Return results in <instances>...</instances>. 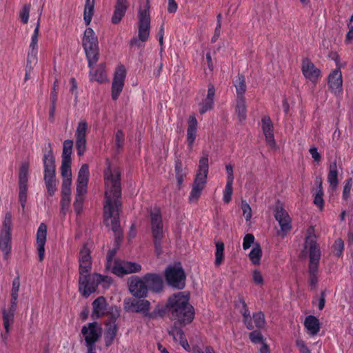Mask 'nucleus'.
Returning <instances> with one entry per match:
<instances>
[{"mask_svg":"<svg viewBox=\"0 0 353 353\" xmlns=\"http://www.w3.org/2000/svg\"><path fill=\"white\" fill-rule=\"evenodd\" d=\"M215 245L216 252L214 264L216 266H219L224 259V243L222 241H217L215 243Z\"/></svg>","mask_w":353,"mask_h":353,"instance_id":"nucleus-43","label":"nucleus"},{"mask_svg":"<svg viewBox=\"0 0 353 353\" xmlns=\"http://www.w3.org/2000/svg\"><path fill=\"white\" fill-rule=\"evenodd\" d=\"M124 140L125 135L123 131L121 130H117L115 134V144L117 149H121L123 148Z\"/></svg>","mask_w":353,"mask_h":353,"instance_id":"nucleus-57","label":"nucleus"},{"mask_svg":"<svg viewBox=\"0 0 353 353\" xmlns=\"http://www.w3.org/2000/svg\"><path fill=\"white\" fill-rule=\"evenodd\" d=\"M165 279L168 285L174 288L182 290L185 288L186 276L181 266H168L165 270Z\"/></svg>","mask_w":353,"mask_h":353,"instance_id":"nucleus-10","label":"nucleus"},{"mask_svg":"<svg viewBox=\"0 0 353 353\" xmlns=\"http://www.w3.org/2000/svg\"><path fill=\"white\" fill-rule=\"evenodd\" d=\"M187 144L189 151L193 148V144L196 137L198 122L194 115H190L188 120Z\"/></svg>","mask_w":353,"mask_h":353,"instance_id":"nucleus-26","label":"nucleus"},{"mask_svg":"<svg viewBox=\"0 0 353 353\" xmlns=\"http://www.w3.org/2000/svg\"><path fill=\"white\" fill-rule=\"evenodd\" d=\"M252 279L253 282L258 285H263L264 283V280L262 274L258 270H255L252 273Z\"/></svg>","mask_w":353,"mask_h":353,"instance_id":"nucleus-59","label":"nucleus"},{"mask_svg":"<svg viewBox=\"0 0 353 353\" xmlns=\"http://www.w3.org/2000/svg\"><path fill=\"white\" fill-rule=\"evenodd\" d=\"M37 54L38 50L29 49L28 57H27V62L32 63L33 64H36L37 63Z\"/></svg>","mask_w":353,"mask_h":353,"instance_id":"nucleus-61","label":"nucleus"},{"mask_svg":"<svg viewBox=\"0 0 353 353\" xmlns=\"http://www.w3.org/2000/svg\"><path fill=\"white\" fill-rule=\"evenodd\" d=\"M304 248L307 251L309 256V284L312 289H315L318 283L317 273L321 256L320 246L317 243L315 236H306Z\"/></svg>","mask_w":353,"mask_h":353,"instance_id":"nucleus-4","label":"nucleus"},{"mask_svg":"<svg viewBox=\"0 0 353 353\" xmlns=\"http://www.w3.org/2000/svg\"><path fill=\"white\" fill-rule=\"evenodd\" d=\"M130 6L128 0H116L111 22L113 24L119 23L124 17Z\"/></svg>","mask_w":353,"mask_h":353,"instance_id":"nucleus-22","label":"nucleus"},{"mask_svg":"<svg viewBox=\"0 0 353 353\" xmlns=\"http://www.w3.org/2000/svg\"><path fill=\"white\" fill-rule=\"evenodd\" d=\"M84 203V197L81 196H76L75 201L74 202V211L77 214H81L83 211Z\"/></svg>","mask_w":353,"mask_h":353,"instance_id":"nucleus-56","label":"nucleus"},{"mask_svg":"<svg viewBox=\"0 0 353 353\" xmlns=\"http://www.w3.org/2000/svg\"><path fill=\"white\" fill-rule=\"evenodd\" d=\"M261 129L265 136L267 145L270 148H275L276 143L274 139V126L269 116H263L261 119Z\"/></svg>","mask_w":353,"mask_h":353,"instance_id":"nucleus-17","label":"nucleus"},{"mask_svg":"<svg viewBox=\"0 0 353 353\" xmlns=\"http://www.w3.org/2000/svg\"><path fill=\"white\" fill-rule=\"evenodd\" d=\"M112 283V279L110 276L94 273L79 292L83 297L88 298L97 290L99 285L103 283L104 287H108Z\"/></svg>","mask_w":353,"mask_h":353,"instance_id":"nucleus-11","label":"nucleus"},{"mask_svg":"<svg viewBox=\"0 0 353 353\" xmlns=\"http://www.w3.org/2000/svg\"><path fill=\"white\" fill-rule=\"evenodd\" d=\"M89 176L90 172L88 165L87 164L82 165L78 173L77 183H82L83 185L84 183L88 184Z\"/></svg>","mask_w":353,"mask_h":353,"instance_id":"nucleus-45","label":"nucleus"},{"mask_svg":"<svg viewBox=\"0 0 353 353\" xmlns=\"http://www.w3.org/2000/svg\"><path fill=\"white\" fill-rule=\"evenodd\" d=\"M304 325L311 335H316L321 328L319 319L312 315L305 318Z\"/></svg>","mask_w":353,"mask_h":353,"instance_id":"nucleus-33","label":"nucleus"},{"mask_svg":"<svg viewBox=\"0 0 353 353\" xmlns=\"http://www.w3.org/2000/svg\"><path fill=\"white\" fill-rule=\"evenodd\" d=\"M250 341L255 344L263 343L265 341L259 330H254L249 334Z\"/></svg>","mask_w":353,"mask_h":353,"instance_id":"nucleus-53","label":"nucleus"},{"mask_svg":"<svg viewBox=\"0 0 353 353\" xmlns=\"http://www.w3.org/2000/svg\"><path fill=\"white\" fill-rule=\"evenodd\" d=\"M76 148L78 156H83L86 149V139H76Z\"/></svg>","mask_w":353,"mask_h":353,"instance_id":"nucleus-55","label":"nucleus"},{"mask_svg":"<svg viewBox=\"0 0 353 353\" xmlns=\"http://www.w3.org/2000/svg\"><path fill=\"white\" fill-rule=\"evenodd\" d=\"M128 310L132 312L143 313V317L145 314L150 313V302L145 299H133L130 303H128Z\"/></svg>","mask_w":353,"mask_h":353,"instance_id":"nucleus-27","label":"nucleus"},{"mask_svg":"<svg viewBox=\"0 0 353 353\" xmlns=\"http://www.w3.org/2000/svg\"><path fill=\"white\" fill-rule=\"evenodd\" d=\"M89 68L90 69V80L91 81H95L100 83H103L107 81V74L104 64H99L96 69L94 68V65L92 68Z\"/></svg>","mask_w":353,"mask_h":353,"instance_id":"nucleus-29","label":"nucleus"},{"mask_svg":"<svg viewBox=\"0 0 353 353\" xmlns=\"http://www.w3.org/2000/svg\"><path fill=\"white\" fill-rule=\"evenodd\" d=\"M316 183H318V185L316 191L314 194L313 203L319 210L322 211L325 206V201L323 199V182L321 177L316 178Z\"/></svg>","mask_w":353,"mask_h":353,"instance_id":"nucleus-31","label":"nucleus"},{"mask_svg":"<svg viewBox=\"0 0 353 353\" xmlns=\"http://www.w3.org/2000/svg\"><path fill=\"white\" fill-rule=\"evenodd\" d=\"M2 319L6 333L4 334H1V338L2 341L6 343L14 323V315L6 313V309L3 308L2 309Z\"/></svg>","mask_w":353,"mask_h":353,"instance_id":"nucleus-32","label":"nucleus"},{"mask_svg":"<svg viewBox=\"0 0 353 353\" xmlns=\"http://www.w3.org/2000/svg\"><path fill=\"white\" fill-rule=\"evenodd\" d=\"M12 214L10 212H7L5 214L4 220L2 224L1 233L11 234L12 232Z\"/></svg>","mask_w":353,"mask_h":353,"instance_id":"nucleus-48","label":"nucleus"},{"mask_svg":"<svg viewBox=\"0 0 353 353\" xmlns=\"http://www.w3.org/2000/svg\"><path fill=\"white\" fill-rule=\"evenodd\" d=\"M117 327L115 325H110L104 334V341L106 347L110 346L116 337L117 333Z\"/></svg>","mask_w":353,"mask_h":353,"instance_id":"nucleus-42","label":"nucleus"},{"mask_svg":"<svg viewBox=\"0 0 353 353\" xmlns=\"http://www.w3.org/2000/svg\"><path fill=\"white\" fill-rule=\"evenodd\" d=\"M190 296L185 292H179L169 297L171 307L170 319L183 327L191 323L194 319V308L189 303Z\"/></svg>","mask_w":353,"mask_h":353,"instance_id":"nucleus-2","label":"nucleus"},{"mask_svg":"<svg viewBox=\"0 0 353 353\" xmlns=\"http://www.w3.org/2000/svg\"><path fill=\"white\" fill-rule=\"evenodd\" d=\"M126 69L122 64H119L115 69L112 83L111 97L113 101H117L125 85Z\"/></svg>","mask_w":353,"mask_h":353,"instance_id":"nucleus-13","label":"nucleus"},{"mask_svg":"<svg viewBox=\"0 0 353 353\" xmlns=\"http://www.w3.org/2000/svg\"><path fill=\"white\" fill-rule=\"evenodd\" d=\"M11 234L1 233L0 235V250L5 254H8L11 251Z\"/></svg>","mask_w":353,"mask_h":353,"instance_id":"nucleus-38","label":"nucleus"},{"mask_svg":"<svg viewBox=\"0 0 353 353\" xmlns=\"http://www.w3.org/2000/svg\"><path fill=\"white\" fill-rule=\"evenodd\" d=\"M329 89L335 94L342 91L343 77L340 68L332 70L327 77Z\"/></svg>","mask_w":353,"mask_h":353,"instance_id":"nucleus-20","label":"nucleus"},{"mask_svg":"<svg viewBox=\"0 0 353 353\" xmlns=\"http://www.w3.org/2000/svg\"><path fill=\"white\" fill-rule=\"evenodd\" d=\"M301 71L303 76L310 81L316 83L321 77V72L308 58L302 61Z\"/></svg>","mask_w":353,"mask_h":353,"instance_id":"nucleus-18","label":"nucleus"},{"mask_svg":"<svg viewBox=\"0 0 353 353\" xmlns=\"http://www.w3.org/2000/svg\"><path fill=\"white\" fill-rule=\"evenodd\" d=\"M151 234L155 252L157 255L161 253L163 234V221L160 207L155 205L148 212Z\"/></svg>","mask_w":353,"mask_h":353,"instance_id":"nucleus-6","label":"nucleus"},{"mask_svg":"<svg viewBox=\"0 0 353 353\" xmlns=\"http://www.w3.org/2000/svg\"><path fill=\"white\" fill-rule=\"evenodd\" d=\"M20 288V279L17 275L12 281L11 294L18 295Z\"/></svg>","mask_w":353,"mask_h":353,"instance_id":"nucleus-64","label":"nucleus"},{"mask_svg":"<svg viewBox=\"0 0 353 353\" xmlns=\"http://www.w3.org/2000/svg\"><path fill=\"white\" fill-rule=\"evenodd\" d=\"M79 290L83 288L88 280L90 279L92 274H90L92 266V260L91 256V251L88 248V243H84L81 248L79 256Z\"/></svg>","mask_w":353,"mask_h":353,"instance_id":"nucleus-7","label":"nucleus"},{"mask_svg":"<svg viewBox=\"0 0 353 353\" xmlns=\"http://www.w3.org/2000/svg\"><path fill=\"white\" fill-rule=\"evenodd\" d=\"M94 0H85L83 19L86 26L90 24L94 12Z\"/></svg>","mask_w":353,"mask_h":353,"instance_id":"nucleus-36","label":"nucleus"},{"mask_svg":"<svg viewBox=\"0 0 353 353\" xmlns=\"http://www.w3.org/2000/svg\"><path fill=\"white\" fill-rule=\"evenodd\" d=\"M251 319L252 320L254 328L256 327L258 330L265 328L266 325V321L265 318V314L263 312L259 311L257 312H254Z\"/></svg>","mask_w":353,"mask_h":353,"instance_id":"nucleus-39","label":"nucleus"},{"mask_svg":"<svg viewBox=\"0 0 353 353\" xmlns=\"http://www.w3.org/2000/svg\"><path fill=\"white\" fill-rule=\"evenodd\" d=\"M178 323L174 322V324L170 330H168V334L170 336H172L173 339L179 342L180 345L185 350H188L190 349V345L188 344V340L185 336L184 332L181 327L178 326Z\"/></svg>","mask_w":353,"mask_h":353,"instance_id":"nucleus-25","label":"nucleus"},{"mask_svg":"<svg viewBox=\"0 0 353 353\" xmlns=\"http://www.w3.org/2000/svg\"><path fill=\"white\" fill-rule=\"evenodd\" d=\"M29 164L23 163L19 168V183H28Z\"/></svg>","mask_w":353,"mask_h":353,"instance_id":"nucleus-49","label":"nucleus"},{"mask_svg":"<svg viewBox=\"0 0 353 353\" xmlns=\"http://www.w3.org/2000/svg\"><path fill=\"white\" fill-rule=\"evenodd\" d=\"M47 238V225L41 223L37 231V249L39 261H42L45 257V245Z\"/></svg>","mask_w":353,"mask_h":353,"instance_id":"nucleus-19","label":"nucleus"},{"mask_svg":"<svg viewBox=\"0 0 353 353\" xmlns=\"http://www.w3.org/2000/svg\"><path fill=\"white\" fill-rule=\"evenodd\" d=\"M215 88L213 84H208V93L205 99L199 103L200 107L199 112L201 114L206 113L211 110L214 105Z\"/></svg>","mask_w":353,"mask_h":353,"instance_id":"nucleus-23","label":"nucleus"},{"mask_svg":"<svg viewBox=\"0 0 353 353\" xmlns=\"http://www.w3.org/2000/svg\"><path fill=\"white\" fill-rule=\"evenodd\" d=\"M242 210L243 215L244 216L246 221H250L252 218V210L249 204L247 203H242Z\"/></svg>","mask_w":353,"mask_h":353,"instance_id":"nucleus-62","label":"nucleus"},{"mask_svg":"<svg viewBox=\"0 0 353 353\" xmlns=\"http://www.w3.org/2000/svg\"><path fill=\"white\" fill-rule=\"evenodd\" d=\"M174 171L179 188H181L183 183L184 179L186 176V172L183 170L182 162L180 160H177L175 161Z\"/></svg>","mask_w":353,"mask_h":353,"instance_id":"nucleus-40","label":"nucleus"},{"mask_svg":"<svg viewBox=\"0 0 353 353\" xmlns=\"http://www.w3.org/2000/svg\"><path fill=\"white\" fill-rule=\"evenodd\" d=\"M82 44L88 59V68H92L97 63L99 57L98 38L92 28L85 29Z\"/></svg>","mask_w":353,"mask_h":353,"instance_id":"nucleus-8","label":"nucleus"},{"mask_svg":"<svg viewBox=\"0 0 353 353\" xmlns=\"http://www.w3.org/2000/svg\"><path fill=\"white\" fill-rule=\"evenodd\" d=\"M70 197H61V212L65 214L70 206Z\"/></svg>","mask_w":353,"mask_h":353,"instance_id":"nucleus-60","label":"nucleus"},{"mask_svg":"<svg viewBox=\"0 0 353 353\" xmlns=\"http://www.w3.org/2000/svg\"><path fill=\"white\" fill-rule=\"evenodd\" d=\"M73 145L74 142L71 139H67L63 141L61 159L71 160Z\"/></svg>","mask_w":353,"mask_h":353,"instance_id":"nucleus-44","label":"nucleus"},{"mask_svg":"<svg viewBox=\"0 0 353 353\" xmlns=\"http://www.w3.org/2000/svg\"><path fill=\"white\" fill-rule=\"evenodd\" d=\"M93 311L92 316L93 318H99L107 313V302L103 296H99L92 303Z\"/></svg>","mask_w":353,"mask_h":353,"instance_id":"nucleus-28","label":"nucleus"},{"mask_svg":"<svg viewBox=\"0 0 353 353\" xmlns=\"http://www.w3.org/2000/svg\"><path fill=\"white\" fill-rule=\"evenodd\" d=\"M208 157V152L203 151L202 157L199 161V166L192 184V188L190 193V201H197L205 186L209 172Z\"/></svg>","mask_w":353,"mask_h":353,"instance_id":"nucleus-5","label":"nucleus"},{"mask_svg":"<svg viewBox=\"0 0 353 353\" xmlns=\"http://www.w3.org/2000/svg\"><path fill=\"white\" fill-rule=\"evenodd\" d=\"M233 181H227L223 190V200L225 203H229L232 200L233 192Z\"/></svg>","mask_w":353,"mask_h":353,"instance_id":"nucleus-52","label":"nucleus"},{"mask_svg":"<svg viewBox=\"0 0 353 353\" xmlns=\"http://www.w3.org/2000/svg\"><path fill=\"white\" fill-rule=\"evenodd\" d=\"M274 215L281 228L278 234L281 236H285L292 229V220L288 212L282 205L279 204L274 208Z\"/></svg>","mask_w":353,"mask_h":353,"instance_id":"nucleus-15","label":"nucleus"},{"mask_svg":"<svg viewBox=\"0 0 353 353\" xmlns=\"http://www.w3.org/2000/svg\"><path fill=\"white\" fill-rule=\"evenodd\" d=\"M339 172L337 170L336 162L334 161L330 164L329 172L327 174V181L332 190H335L339 185L338 179Z\"/></svg>","mask_w":353,"mask_h":353,"instance_id":"nucleus-34","label":"nucleus"},{"mask_svg":"<svg viewBox=\"0 0 353 353\" xmlns=\"http://www.w3.org/2000/svg\"><path fill=\"white\" fill-rule=\"evenodd\" d=\"M344 248V244L341 239H337L335 241L334 244V249L335 252V254L338 256H341L343 253Z\"/></svg>","mask_w":353,"mask_h":353,"instance_id":"nucleus-63","label":"nucleus"},{"mask_svg":"<svg viewBox=\"0 0 353 353\" xmlns=\"http://www.w3.org/2000/svg\"><path fill=\"white\" fill-rule=\"evenodd\" d=\"M143 279L148 285V289L154 292H160L163 288L162 277L157 273H147L143 276Z\"/></svg>","mask_w":353,"mask_h":353,"instance_id":"nucleus-21","label":"nucleus"},{"mask_svg":"<svg viewBox=\"0 0 353 353\" xmlns=\"http://www.w3.org/2000/svg\"><path fill=\"white\" fill-rule=\"evenodd\" d=\"M72 160L61 159V174L63 178L72 177Z\"/></svg>","mask_w":353,"mask_h":353,"instance_id":"nucleus-50","label":"nucleus"},{"mask_svg":"<svg viewBox=\"0 0 353 353\" xmlns=\"http://www.w3.org/2000/svg\"><path fill=\"white\" fill-rule=\"evenodd\" d=\"M254 242V236L252 234H247L243 238V248L246 250L251 247V245Z\"/></svg>","mask_w":353,"mask_h":353,"instance_id":"nucleus-58","label":"nucleus"},{"mask_svg":"<svg viewBox=\"0 0 353 353\" xmlns=\"http://www.w3.org/2000/svg\"><path fill=\"white\" fill-rule=\"evenodd\" d=\"M30 9L31 4L26 3L19 11V18L23 24L28 23Z\"/></svg>","mask_w":353,"mask_h":353,"instance_id":"nucleus-51","label":"nucleus"},{"mask_svg":"<svg viewBox=\"0 0 353 353\" xmlns=\"http://www.w3.org/2000/svg\"><path fill=\"white\" fill-rule=\"evenodd\" d=\"M235 306L239 310V312L243 316V322L247 329L250 330H253L254 325L252 324L250 312L244 299L243 297H239L238 301L235 304Z\"/></svg>","mask_w":353,"mask_h":353,"instance_id":"nucleus-24","label":"nucleus"},{"mask_svg":"<svg viewBox=\"0 0 353 353\" xmlns=\"http://www.w3.org/2000/svg\"><path fill=\"white\" fill-rule=\"evenodd\" d=\"M88 130V123L85 120L80 121L75 132L76 139H86Z\"/></svg>","mask_w":353,"mask_h":353,"instance_id":"nucleus-47","label":"nucleus"},{"mask_svg":"<svg viewBox=\"0 0 353 353\" xmlns=\"http://www.w3.org/2000/svg\"><path fill=\"white\" fill-rule=\"evenodd\" d=\"M262 257V250L261 245L256 243L251 250L249 254L250 261L254 265H259Z\"/></svg>","mask_w":353,"mask_h":353,"instance_id":"nucleus-41","label":"nucleus"},{"mask_svg":"<svg viewBox=\"0 0 353 353\" xmlns=\"http://www.w3.org/2000/svg\"><path fill=\"white\" fill-rule=\"evenodd\" d=\"M41 16V14L39 15ZM40 30V17H39L37 26L31 36V41L29 45V49L38 50V38Z\"/></svg>","mask_w":353,"mask_h":353,"instance_id":"nucleus-46","label":"nucleus"},{"mask_svg":"<svg viewBox=\"0 0 353 353\" xmlns=\"http://www.w3.org/2000/svg\"><path fill=\"white\" fill-rule=\"evenodd\" d=\"M81 334L84 337L87 350H96L95 343L101 336V328L97 322L89 323L88 325H83Z\"/></svg>","mask_w":353,"mask_h":353,"instance_id":"nucleus-12","label":"nucleus"},{"mask_svg":"<svg viewBox=\"0 0 353 353\" xmlns=\"http://www.w3.org/2000/svg\"><path fill=\"white\" fill-rule=\"evenodd\" d=\"M234 86L236 88V99L245 98V92L246 91L245 78L243 74H238L236 78L233 81Z\"/></svg>","mask_w":353,"mask_h":353,"instance_id":"nucleus-35","label":"nucleus"},{"mask_svg":"<svg viewBox=\"0 0 353 353\" xmlns=\"http://www.w3.org/2000/svg\"><path fill=\"white\" fill-rule=\"evenodd\" d=\"M171 317V307L169 305V299L164 306L157 305L153 311L145 314V318L148 319H155L158 317L163 318L166 315Z\"/></svg>","mask_w":353,"mask_h":353,"instance_id":"nucleus-30","label":"nucleus"},{"mask_svg":"<svg viewBox=\"0 0 353 353\" xmlns=\"http://www.w3.org/2000/svg\"><path fill=\"white\" fill-rule=\"evenodd\" d=\"M121 170L119 168H112L108 164L104 170L105 182V202L103 205L104 223L108 225L111 219L112 230L115 236L114 247L109 250L106 256L105 268L112 272L114 259L119 248L120 236L122 234L119 219V212L121 210Z\"/></svg>","mask_w":353,"mask_h":353,"instance_id":"nucleus-1","label":"nucleus"},{"mask_svg":"<svg viewBox=\"0 0 353 353\" xmlns=\"http://www.w3.org/2000/svg\"><path fill=\"white\" fill-rule=\"evenodd\" d=\"M129 290L131 294L137 298L147 296L148 289L145 281L142 278L132 276L128 281Z\"/></svg>","mask_w":353,"mask_h":353,"instance_id":"nucleus-16","label":"nucleus"},{"mask_svg":"<svg viewBox=\"0 0 353 353\" xmlns=\"http://www.w3.org/2000/svg\"><path fill=\"white\" fill-rule=\"evenodd\" d=\"M235 111L240 122L246 119L247 107L245 104V98L236 99Z\"/></svg>","mask_w":353,"mask_h":353,"instance_id":"nucleus-37","label":"nucleus"},{"mask_svg":"<svg viewBox=\"0 0 353 353\" xmlns=\"http://www.w3.org/2000/svg\"><path fill=\"white\" fill-rule=\"evenodd\" d=\"M150 8V0L141 2L138 12V37L142 42H145L150 36L151 22Z\"/></svg>","mask_w":353,"mask_h":353,"instance_id":"nucleus-9","label":"nucleus"},{"mask_svg":"<svg viewBox=\"0 0 353 353\" xmlns=\"http://www.w3.org/2000/svg\"><path fill=\"white\" fill-rule=\"evenodd\" d=\"M43 179L47 193L53 196L57 191L55 157L51 142L48 140L42 148Z\"/></svg>","mask_w":353,"mask_h":353,"instance_id":"nucleus-3","label":"nucleus"},{"mask_svg":"<svg viewBox=\"0 0 353 353\" xmlns=\"http://www.w3.org/2000/svg\"><path fill=\"white\" fill-rule=\"evenodd\" d=\"M352 183V178H349L345 181L342 194V198L344 201H347L350 197Z\"/></svg>","mask_w":353,"mask_h":353,"instance_id":"nucleus-54","label":"nucleus"},{"mask_svg":"<svg viewBox=\"0 0 353 353\" xmlns=\"http://www.w3.org/2000/svg\"><path fill=\"white\" fill-rule=\"evenodd\" d=\"M141 269V264L138 263L115 259L112 268V273L121 277L126 274L139 272Z\"/></svg>","mask_w":353,"mask_h":353,"instance_id":"nucleus-14","label":"nucleus"}]
</instances>
